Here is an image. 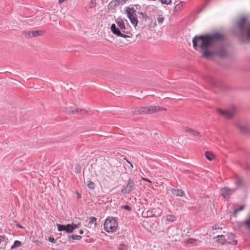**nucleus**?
Masks as SVG:
<instances>
[{
  "label": "nucleus",
  "instance_id": "12",
  "mask_svg": "<svg viewBox=\"0 0 250 250\" xmlns=\"http://www.w3.org/2000/svg\"><path fill=\"white\" fill-rule=\"evenodd\" d=\"M237 128L242 133L249 134L250 133V128L246 125L238 124L237 125Z\"/></svg>",
  "mask_w": 250,
  "mask_h": 250
},
{
  "label": "nucleus",
  "instance_id": "18",
  "mask_svg": "<svg viewBox=\"0 0 250 250\" xmlns=\"http://www.w3.org/2000/svg\"><path fill=\"white\" fill-rule=\"evenodd\" d=\"M206 158L209 161H212L214 157V154L210 151H206L205 154Z\"/></svg>",
  "mask_w": 250,
  "mask_h": 250
},
{
  "label": "nucleus",
  "instance_id": "36",
  "mask_svg": "<svg viewBox=\"0 0 250 250\" xmlns=\"http://www.w3.org/2000/svg\"><path fill=\"white\" fill-rule=\"evenodd\" d=\"M49 242L52 243H56L57 241L55 240L53 236H50L48 238Z\"/></svg>",
  "mask_w": 250,
  "mask_h": 250
},
{
  "label": "nucleus",
  "instance_id": "45",
  "mask_svg": "<svg viewBox=\"0 0 250 250\" xmlns=\"http://www.w3.org/2000/svg\"><path fill=\"white\" fill-rule=\"evenodd\" d=\"M67 0H59L58 2L59 4H62L63 2H64L65 1H66Z\"/></svg>",
  "mask_w": 250,
  "mask_h": 250
},
{
  "label": "nucleus",
  "instance_id": "2",
  "mask_svg": "<svg viewBox=\"0 0 250 250\" xmlns=\"http://www.w3.org/2000/svg\"><path fill=\"white\" fill-rule=\"evenodd\" d=\"M243 40L250 42V21L247 16L241 15L234 21Z\"/></svg>",
  "mask_w": 250,
  "mask_h": 250
},
{
  "label": "nucleus",
  "instance_id": "5",
  "mask_svg": "<svg viewBox=\"0 0 250 250\" xmlns=\"http://www.w3.org/2000/svg\"><path fill=\"white\" fill-rule=\"evenodd\" d=\"M125 9L127 18L130 20L131 23L136 27L138 23V20L136 14V10L134 8L129 7H126Z\"/></svg>",
  "mask_w": 250,
  "mask_h": 250
},
{
  "label": "nucleus",
  "instance_id": "41",
  "mask_svg": "<svg viewBox=\"0 0 250 250\" xmlns=\"http://www.w3.org/2000/svg\"><path fill=\"white\" fill-rule=\"evenodd\" d=\"M79 111H80L81 112H85V111L83 110H79V109L78 108H77L75 111H73V113H78Z\"/></svg>",
  "mask_w": 250,
  "mask_h": 250
},
{
  "label": "nucleus",
  "instance_id": "24",
  "mask_svg": "<svg viewBox=\"0 0 250 250\" xmlns=\"http://www.w3.org/2000/svg\"><path fill=\"white\" fill-rule=\"evenodd\" d=\"M87 186L89 188L91 189H94L95 188V183L91 181L87 182Z\"/></svg>",
  "mask_w": 250,
  "mask_h": 250
},
{
  "label": "nucleus",
  "instance_id": "10",
  "mask_svg": "<svg viewBox=\"0 0 250 250\" xmlns=\"http://www.w3.org/2000/svg\"><path fill=\"white\" fill-rule=\"evenodd\" d=\"M217 111L227 119H231L234 115V110L233 109L224 111L218 108Z\"/></svg>",
  "mask_w": 250,
  "mask_h": 250
},
{
  "label": "nucleus",
  "instance_id": "55",
  "mask_svg": "<svg viewBox=\"0 0 250 250\" xmlns=\"http://www.w3.org/2000/svg\"><path fill=\"white\" fill-rule=\"evenodd\" d=\"M45 16H44V17L42 18V20L43 19H45Z\"/></svg>",
  "mask_w": 250,
  "mask_h": 250
},
{
  "label": "nucleus",
  "instance_id": "14",
  "mask_svg": "<svg viewBox=\"0 0 250 250\" xmlns=\"http://www.w3.org/2000/svg\"><path fill=\"white\" fill-rule=\"evenodd\" d=\"M148 106L142 107L140 108L136 109L133 111L134 115H141L143 114H148Z\"/></svg>",
  "mask_w": 250,
  "mask_h": 250
},
{
  "label": "nucleus",
  "instance_id": "49",
  "mask_svg": "<svg viewBox=\"0 0 250 250\" xmlns=\"http://www.w3.org/2000/svg\"><path fill=\"white\" fill-rule=\"evenodd\" d=\"M5 235H4V236L2 235V237H0V239H1V242L5 239Z\"/></svg>",
  "mask_w": 250,
  "mask_h": 250
},
{
  "label": "nucleus",
  "instance_id": "20",
  "mask_svg": "<svg viewBox=\"0 0 250 250\" xmlns=\"http://www.w3.org/2000/svg\"><path fill=\"white\" fill-rule=\"evenodd\" d=\"M44 32V31H42V30L32 31V37H38L39 36H41V35H42V34Z\"/></svg>",
  "mask_w": 250,
  "mask_h": 250
},
{
  "label": "nucleus",
  "instance_id": "17",
  "mask_svg": "<svg viewBox=\"0 0 250 250\" xmlns=\"http://www.w3.org/2000/svg\"><path fill=\"white\" fill-rule=\"evenodd\" d=\"M120 4L119 0H113L108 5V10L114 9Z\"/></svg>",
  "mask_w": 250,
  "mask_h": 250
},
{
  "label": "nucleus",
  "instance_id": "40",
  "mask_svg": "<svg viewBox=\"0 0 250 250\" xmlns=\"http://www.w3.org/2000/svg\"><path fill=\"white\" fill-rule=\"evenodd\" d=\"M244 208H245V205H241L239 208H238L236 209L238 210V211H240L243 210Z\"/></svg>",
  "mask_w": 250,
  "mask_h": 250
},
{
  "label": "nucleus",
  "instance_id": "28",
  "mask_svg": "<svg viewBox=\"0 0 250 250\" xmlns=\"http://www.w3.org/2000/svg\"><path fill=\"white\" fill-rule=\"evenodd\" d=\"M176 219L175 216L172 215H169L167 216V220L169 222H173Z\"/></svg>",
  "mask_w": 250,
  "mask_h": 250
},
{
  "label": "nucleus",
  "instance_id": "38",
  "mask_svg": "<svg viewBox=\"0 0 250 250\" xmlns=\"http://www.w3.org/2000/svg\"><path fill=\"white\" fill-rule=\"evenodd\" d=\"M126 247V246L124 244H120L118 248V250H124V248Z\"/></svg>",
  "mask_w": 250,
  "mask_h": 250
},
{
  "label": "nucleus",
  "instance_id": "43",
  "mask_svg": "<svg viewBox=\"0 0 250 250\" xmlns=\"http://www.w3.org/2000/svg\"><path fill=\"white\" fill-rule=\"evenodd\" d=\"M76 195L78 199H81L82 198V195L79 192H77Z\"/></svg>",
  "mask_w": 250,
  "mask_h": 250
},
{
  "label": "nucleus",
  "instance_id": "23",
  "mask_svg": "<svg viewBox=\"0 0 250 250\" xmlns=\"http://www.w3.org/2000/svg\"><path fill=\"white\" fill-rule=\"evenodd\" d=\"M165 20V18L162 15H159L158 17L157 18V20L159 24H161Z\"/></svg>",
  "mask_w": 250,
  "mask_h": 250
},
{
  "label": "nucleus",
  "instance_id": "48",
  "mask_svg": "<svg viewBox=\"0 0 250 250\" xmlns=\"http://www.w3.org/2000/svg\"><path fill=\"white\" fill-rule=\"evenodd\" d=\"M234 237H230H230H229V241H233V240H234L233 239V238Z\"/></svg>",
  "mask_w": 250,
  "mask_h": 250
},
{
  "label": "nucleus",
  "instance_id": "47",
  "mask_svg": "<svg viewBox=\"0 0 250 250\" xmlns=\"http://www.w3.org/2000/svg\"><path fill=\"white\" fill-rule=\"evenodd\" d=\"M126 161H127V162L129 164H130V167H131V168H132V167H133V166L132 164H131L129 161H127V160Z\"/></svg>",
  "mask_w": 250,
  "mask_h": 250
},
{
  "label": "nucleus",
  "instance_id": "34",
  "mask_svg": "<svg viewBox=\"0 0 250 250\" xmlns=\"http://www.w3.org/2000/svg\"><path fill=\"white\" fill-rule=\"evenodd\" d=\"M182 6V2H180L179 3L177 4L176 5L175 8H174V10L175 11H178L180 9L181 6Z\"/></svg>",
  "mask_w": 250,
  "mask_h": 250
},
{
  "label": "nucleus",
  "instance_id": "25",
  "mask_svg": "<svg viewBox=\"0 0 250 250\" xmlns=\"http://www.w3.org/2000/svg\"><path fill=\"white\" fill-rule=\"evenodd\" d=\"M23 35L27 39L32 38V31L24 32L23 33Z\"/></svg>",
  "mask_w": 250,
  "mask_h": 250
},
{
  "label": "nucleus",
  "instance_id": "35",
  "mask_svg": "<svg viewBox=\"0 0 250 250\" xmlns=\"http://www.w3.org/2000/svg\"><path fill=\"white\" fill-rule=\"evenodd\" d=\"M121 208L126 209L128 211H130L131 210V208L128 205H125L121 206Z\"/></svg>",
  "mask_w": 250,
  "mask_h": 250
},
{
  "label": "nucleus",
  "instance_id": "54",
  "mask_svg": "<svg viewBox=\"0 0 250 250\" xmlns=\"http://www.w3.org/2000/svg\"><path fill=\"white\" fill-rule=\"evenodd\" d=\"M154 135H157V133H154Z\"/></svg>",
  "mask_w": 250,
  "mask_h": 250
},
{
  "label": "nucleus",
  "instance_id": "4",
  "mask_svg": "<svg viewBox=\"0 0 250 250\" xmlns=\"http://www.w3.org/2000/svg\"><path fill=\"white\" fill-rule=\"evenodd\" d=\"M118 225V222L114 218L108 217L104 222V229L107 232H113L117 230Z\"/></svg>",
  "mask_w": 250,
  "mask_h": 250
},
{
  "label": "nucleus",
  "instance_id": "26",
  "mask_svg": "<svg viewBox=\"0 0 250 250\" xmlns=\"http://www.w3.org/2000/svg\"><path fill=\"white\" fill-rule=\"evenodd\" d=\"M96 221H97V218L96 217H90L89 218V220L88 223L89 224H91L94 223L95 226H96L97 225Z\"/></svg>",
  "mask_w": 250,
  "mask_h": 250
},
{
  "label": "nucleus",
  "instance_id": "11",
  "mask_svg": "<svg viewBox=\"0 0 250 250\" xmlns=\"http://www.w3.org/2000/svg\"><path fill=\"white\" fill-rule=\"evenodd\" d=\"M205 79L206 81L212 86L219 87L221 85V83L220 82L210 76H206Z\"/></svg>",
  "mask_w": 250,
  "mask_h": 250
},
{
  "label": "nucleus",
  "instance_id": "51",
  "mask_svg": "<svg viewBox=\"0 0 250 250\" xmlns=\"http://www.w3.org/2000/svg\"><path fill=\"white\" fill-rule=\"evenodd\" d=\"M79 233H80V234H83V230H82V229L80 230H79Z\"/></svg>",
  "mask_w": 250,
  "mask_h": 250
},
{
  "label": "nucleus",
  "instance_id": "44",
  "mask_svg": "<svg viewBox=\"0 0 250 250\" xmlns=\"http://www.w3.org/2000/svg\"><path fill=\"white\" fill-rule=\"evenodd\" d=\"M238 212V210L236 209H235L232 213L233 216L235 217L236 214Z\"/></svg>",
  "mask_w": 250,
  "mask_h": 250
},
{
  "label": "nucleus",
  "instance_id": "53",
  "mask_svg": "<svg viewBox=\"0 0 250 250\" xmlns=\"http://www.w3.org/2000/svg\"><path fill=\"white\" fill-rule=\"evenodd\" d=\"M18 227H19L20 228H23L22 227H21V225H18Z\"/></svg>",
  "mask_w": 250,
  "mask_h": 250
},
{
  "label": "nucleus",
  "instance_id": "1",
  "mask_svg": "<svg viewBox=\"0 0 250 250\" xmlns=\"http://www.w3.org/2000/svg\"><path fill=\"white\" fill-rule=\"evenodd\" d=\"M225 39L224 35L217 32L196 36L192 39L193 46L196 50L201 49L203 50L202 57L205 58L209 59L217 56L221 59H225L228 57L229 53L225 45L221 44L212 51L208 49L216 42L223 41Z\"/></svg>",
  "mask_w": 250,
  "mask_h": 250
},
{
  "label": "nucleus",
  "instance_id": "33",
  "mask_svg": "<svg viewBox=\"0 0 250 250\" xmlns=\"http://www.w3.org/2000/svg\"><path fill=\"white\" fill-rule=\"evenodd\" d=\"M197 240L194 238H189L187 240L188 244H193L196 242Z\"/></svg>",
  "mask_w": 250,
  "mask_h": 250
},
{
  "label": "nucleus",
  "instance_id": "6",
  "mask_svg": "<svg viewBox=\"0 0 250 250\" xmlns=\"http://www.w3.org/2000/svg\"><path fill=\"white\" fill-rule=\"evenodd\" d=\"M226 236H227V238H225V236L224 235H218L217 237L218 239V242L221 243L222 245L231 244L233 245H236L237 244V240L229 241V238L230 236H235L234 234L230 233V234H227Z\"/></svg>",
  "mask_w": 250,
  "mask_h": 250
},
{
  "label": "nucleus",
  "instance_id": "19",
  "mask_svg": "<svg viewBox=\"0 0 250 250\" xmlns=\"http://www.w3.org/2000/svg\"><path fill=\"white\" fill-rule=\"evenodd\" d=\"M243 223L246 229L250 231V212L248 219L245 220Z\"/></svg>",
  "mask_w": 250,
  "mask_h": 250
},
{
  "label": "nucleus",
  "instance_id": "42",
  "mask_svg": "<svg viewBox=\"0 0 250 250\" xmlns=\"http://www.w3.org/2000/svg\"><path fill=\"white\" fill-rule=\"evenodd\" d=\"M142 179L144 181H146V182H149V183H150L151 184L152 183L151 181L150 180H149V179H148L147 178H142Z\"/></svg>",
  "mask_w": 250,
  "mask_h": 250
},
{
  "label": "nucleus",
  "instance_id": "21",
  "mask_svg": "<svg viewBox=\"0 0 250 250\" xmlns=\"http://www.w3.org/2000/svg\"><path fill=\"white\" fill-rule=\"evenodd\" d=\"M82 238V237L79 235H69L68 236V239L70 240V239H73L74 240H81Z\"/></svg>",
  "mask_w": 250,
  "mask_h": 250
},
{
  "label": "nucleus",
  "instance_id": "50",
  "mask_svg": "<svg viewBox=\"0 0 250 250\" xmlns=\"http://www.w3.org/2000/svg\"><path fill=\"white\" fill-rule=\"evenodd\" d=\"M122 20L123 21L124 23H125V22H127V21L125 18H123V19L122 18Z\"/></svg>",
  "mask_w": 250,
  "mask_h": 250
},
{
  "label": "nucleus",
  "instance_id": "31",
  "mask_svg": "<svg viewBox=\"0 0 250 250\" xmlns=\"http://www.w3.org/2000/svg\"><path fill=\"white\" fill-rule=\"evenodd\" d=\"M75 171L78 173H80L81 172V167L79 164H78L76 166Z\"/></svg>",
  "mask_w": 250,
  "mask_h": 250
},
{
  "label": "nucleus",
  "instance_id": "29",
  "mask_svg": "<svg viewBox=\"0 0 250 250\" xmlns=\"http://www.w3.org/2000/svg\"><path fill=\"white\" fill-rule=\"evenodd\" d=\"M96 5V0H91L89 4V7L90 8L95 7Z\"/></svg>",
  "mask_w": 250,
  "mask_h": 250
},
{
  "label": "nucleus",
  "instance_id": "22",
  "mask_svg": "<svg viewBox=\"0 0 250 250\" xmlns=\"http://www.w3.org/2000/svg\"><path fill=\"white\" fill-rule=\"evenodd\" d=\"M21 245H22V244L21 241H20L19 240H16V241H15L13 245L11 246V249H15L16 248H18V247L21 246Z\"/></svg>",
  "mask_w": 250,
  "mask_h": 250
},
{
  "label": "nucleus",
  "instance_id": "37",
  "mask_svg": "<svg viewBox=\"0 0 250 250\" xmlns=\"http://www.w3.org/2000/svg\"><path fill=\"white\" fill-rule=\"evenodd\" d=\"M139 14L144 18L148 19L149 18V17L145 13L143 12H140Z\"/></svg>",
  "mask_w": 250,
  "mask_h": 250
},
{
  "label": "nucleus",
  "instance_id": "7",
  "mask_svg": "<svg viewBox=\"0 0 250 250\" xmlns=\"http://www.w3.org/2000/svg\"><path fill=\"white\" fill-rule=\"evenodd\" d=\"M135 184L133 180L129 178L125 187L122 189L121 193L124 195L129 194L135 188Z\"/></svg>",
  "mask_w": 250,
  "mask_h": 250
},
{
  "label": "nucleus",
  "instance_id": "46",
  "mask_svg": "<svg viewBox=\"0 0 250 250\" xmlns=\"http://www.w3.org/2000/svg\"><path fill=\"white\" fill-rule=\"evenodd\" d=\"M142 215L144 217H146V212H145L144 211L142 212Z\"/></svg>",
  "mask_w": 250,
  "mask_h": 250
},
{
  "label": "nucleus",
  "instance_id": "52",
  "mask_svg": "<svg viewBox=\"0 0 250 250\" xmlns=\"http://www.w3.org/2000/svg\"><path fill=\"white\" fill-rule=\"evenodd\" d=\"M80 225H81V223H79L78 224H77V226H78V228H79Z\"/></svg>",
  "mask_w": 250,
  "mask_h": 250
},
{
  "label": "nucleus",
  "instance_id": "9",
  "mask_svg": "<svg viewBox=\"0 0 250 250\" xmlns=\"http://www.w3.org/2000/svg\"><path fill=\"white\" fill-rule=\"evenodd\" d=\"M58 230L59 231H65L68 233H71L73 232L71 225L68 224L66 225L57 224Z\"/></svg>",
  "mask_w": 250,
  "mask_h": 250
},
{
  "label": "nucleus",
  "instance_id": "3",
  "mask_svg": "<svg viewBox=\"0 0 250 250\" xmlns=\"http://www.w3.org/2000/svg\"><path fill=\"white\" fill-rule=\"evenodd\" d=\"M115 22L118 27L114 23L112 24L110 27V30L114 35L124 38L131 37L132 34L131 33V27L128 23L125 26L121 17L116 19Z\"/></svg>",
  "mask_w": 250,
  "mask_h": 250
},
{
  "label": "nucleus",
  "instance_id": "13",
  "mask_svg": "<svg viewBox=\"0 0 250 250\" xmlns=\"http://www.w3.org/2000/svg\"><path fill=\"white\" fill-rule=\"evenodd\" d=\"M148 114H152L160 111H166V109L159 106H148Z\"/></svg>",
  "mask_w": 250,
  "mask_h": 250
},
{
  "label": "nucleus",
  "instance_id": "16",
  "mask_svg": "<svg viewBox=\"0 0 250 250\" xmlns=\"http://www.w3.org/2000/svg\"><path fill=\"white\" fill-rule=\"evenodd\" d=\"M170 190L173 195L176 196L182 197L185 195L184 191L181 189L171 188Z\"/></svg>",
  "mask_w": 250,
  "mask_h": 250
},
{
  "label": "nucleus",
  "instance_id": "8",
  "mask_svg": "<svg viewBox=\"0 0 250 250\" xmlns=\"http://www.w3.org/2000/svg\"><path fill=\"white\" fill-rule=\"evenodd\" d=\"M235 191V189L230 188L228 187H224L221 189L222 192L221 195L225 198L227 201H229L230 199V196Z\"/></svg>",
  "mask_w": 250,
  "mask_h": 250
},
{
  "label": "nucleus",
  "instance_id": "30",
  "mask_svg": "<svg viewBox=\"0 0 250 250\" xmlns=\"http://www.w3.org/2000/svg\"><path fill=\"white\" fill-rule=\"evenodd\" d=\"M146 217H151L154 216V214L152 210H148L146 211Z\"/></svg>",
  "mask_w": 250,
  "mask_h": 250
},
{
  "label": "nucleus",
  "instance_id": "39",
  "mask_svg": "<svg viewBox=\"0 0 250 250\" xmlns=\"http://www.w3.org/2000/svg\"><path fill=\"white\" fill-rule=\"evenodd\" d=\"M71 225L72 226V228H73V231H74L75 229L78 228V226H77L76 224L72 223V224H71Z\"/></svg>",
  "mask_w": 250,
  "mask_h": 250
},
{
  "label": "nucleus",
  "instance_id": "32",
  "mask_svg": "<svg viewBox=\"0 0 250 250\" xmlns=\"http://www.w3.org/2000/svg\"><path fill=\"white\" fill-rule=\"evenodd\" d=\"M162 4L168 5L171 2V0H159Z\"/></svg>",
  "mask_w": 250,
  "mask_h": 250
},
{
  "label": "nucleus",
  "instance_id": "27",
  "mask_svg": "<svg viewBox=\"0 0 250 250\" xmlns=\"http://www.w3.org/2000/svg\"><path fill=\"white\" fill-rule=\"evenodd\" d=\"M236 185L237 187H241L243 186V179L241 178H238L236 182Z\"/></svg>",
  "mask_w": 250,
  "mask_h": 250
},
{
  "label": "nucleus",
  "instance_id": "15",
  "mask_svg": "<svg viewBox=\"0 0 250 250\" xmlns=\"http://www.w3.org/2000/svg\"><path fill=\"white\" fill-rule=\"evenodd\" d=\"M183 129L185 132L189 133L190 134L194 136H200V133L196 130L189 128L188 127H183Z\"/></svg>",
  "mask_w": 250,
  "mask_h": 250
}]
</instances>
